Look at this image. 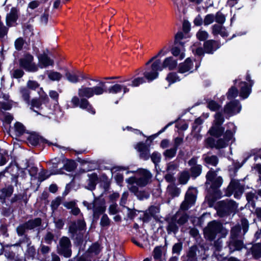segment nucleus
<instances>
[{
	"label": "nucleus",
	"mask_w": 261,
	"mask_h": 261,
	"mask_svg": "<svg viewBox=\"0 0 261 261\" xmlns=\"http://www.w3.org/2000/svg\"><path fill=\"white\" fill-rule=\"evenodd\" d=\"M177 65V61L172 57L165 58L162 64L161 63L160 60H157L151 65V71H145L144 75L149 82L152 81L158 76V71H161L165 68H168L171 70H173L176 68Z\"/></svg>",
	"instance_id": "obj_1"
},
{
	"label": "nucleus",
	"mask_w": 261,
	"mask_h": 261,
	"mask_svg": "<svg viewBox=\"0 0 261 261\" xmlns=\"http://www.w3.org/2000/svg\"><path fill=\"white\" fill-rule=\"evenodd\" d=\"M228 232L221 223L216 221L210 222L204 229L205 237L210 240H214L217 234H219L221 238H224Z\"/></svg>",
	"instance_id": "obj_2"
},
{
	"label": "nucleus",
	"mask_w": 261,
	"mask_h": 261,
	"mask_svg": "<svg viewBox=\"0 0 261 261\" xmlns=\"http://www.w3.org/2000/svg\"><path fill=\"white\" fill-rule=\"evenodd\" d=\"M151 174L147 170L141 169L136 172V175L126 179L127 184H136L139 187H144L150 181Z\"/></svg>",
	"instance_id": "obj_3"
},
{
	"label": "nucleus",
	"mask_w": 261,
	"mask_h": 261,
	"mask_svg": "<svg viewBox=\"0 0 261 261\" xmlns=\"http://www.w3.org/2000/svg\"><path fill=\"white\" fill-rule=\"evenodd\" d=\"M105 82L100 81L99 85L93 87L82 86L78 90L79 96L81 97L90 98L94 95H101L107 91Z\"/></svg>",
	"instance_id": "obj_4"
},
{
	"label": "nucleus",
	"mask_w": 261,
	"mask_h": 261,
	"mask_svg": "<svg viewBox=\"0 0 261 261\" xmlns=\"http://www.w3.org/2000/svg\"><path fill=\"white\" fill-rule=\"evenodd\" d=\"M188 34H176L175 36V46L171 49V53L173 56L176 57L179 60H182L185 57V49L184 48H180L179 46L182 45L186 42V41H182L184 39L188 40L189 36L186 35Z\"/></svg>",
	"instance_id": "obj_5"
},
{
	"label": "nucleus",
	"mask_w": 261,
	"mask_h": 261,
	"mask_svg": "<svg viewBox=\"0 0 261 261\" xmlns=\"http://www.w3.org/2000/svg\"><path fill=\"white\" fill-rule=\"evenodd\" d=\"M83 203L88 210H93V217L96 219H98L99 216L106 211L105 202L98 198L94 199L91 203L84 201Z\"/></svg>",
	"instance_id": "obj_6"
},
{
	"label": "nucleus",
	"mask_w": 261,
	"mask_h": 261,
	"mask_svg": "<svg viewBox=\"0 0 261 261\" xmlns=\"http://www.w3.org/2000/svg\"><path fill=\"white\" fill-rule=\"evenodd\" d=\"M224 121V118L222 114L220 113H217L215 115V119L212 126L208 130L210 134L216 137L221 136L224 131V128L222 126Z\"/></svg>",
	"instance_id": "obj_7"
},
{
	"label": "nucleus",
	"mask_w": 261,
	"mask_h": 261,
	"mask_svg": "<svg viewBox=\"0 0 261 261\" xmlns=\"http://www.w3.org/2000/svg\"><path fill=\"white\" fill-rule=\"evenodd\" d=\"M228 129L226 130L223 138H220L216 142V148L219 149L226 147L228 142L233 139V136L236 130V127L233 123L227 124Z\"/></svg>",
	"instance_id": "obj_8"
},
{
	"label": "nucleus",
	"mask_w": 261,
	"mask_h": 261,
	"mask_svg": "<svg viewBox=\"0 0 261 261\" xmlns=\"http://www.w3.org/2000/svg\"><path fill=\"white\" fill-rule=\"evenodd\" d=\"M206 185H211V187L214 189H217L221 187L223 182V179L221 176H217L216 172L211 170L206 175Z\"/></svg>",
	"instance_id": "obj_9"
},
{
	"label": "nucleus",
	"mask_w": 261,
	"mask_h": 261,
	"mask_svg": "<svg viewBox=\"0 0 261 261\" xmlns=\"http://www.w3.org/2000/svg\"><path fill=\"white\" fill-rule=\"evenodd\" d=\"M33 57L32 55L27 54L20 59V66L28 71H36L38 70V67L33 62Z\"/></svg>",
	"instance_id": "obj_10"
},
{
	"label": "nucleus",
	"mask_w": 261,
	"mask_h": 261,
	"mask_svg": "<svg viewBox=\"0 0 261 261\" xmlns=\"http://www.w3.org/2000/svg\"><path fill=\"white\" fill-rule=\"evenodd\" d=\"M19 9L17 7H13L11 8L9 13H7L6 17V27L9 28L15 27L17 24V21L19 18Z\"/></svg>",
	"instance_id": "obj_11"
},
{
	"label": "nucleus",
	"mask_w": 261,
	"mask_h": 261,
	"mask_svg": "<svg viewBox=\"0 0 261 261\" xmlns=\"http://www.w3.org/2000/svg\"><path fill=\"white\" fill-rule=\"evenodd\" d=\"M58 250L60 254L66 257H69L71 256V243L69 238L65 237L61 238Z\"/></svg>",
	"instance_id": "obj_12"
},
{
	"label": "nucleus",
	"mask_w": 261,
	"mask_h": 261,
	"mask_svg": "<svg viewBox=\"0 0 261 261\" xmlns=\"http://www.w3.org/2000/svg\"><path fill=\"white\" fill-rule=\"evenodd\" d=\"M244 188L240 185L238 180L233 179L231 180L229 185L228 187L227 191L228 193L227 196H230L233 194L234 196L236 198H239L243 192Z\"/></svg>",
	"instance_id": "obj_13"
},
{
	"label": "nucleus",
	"mask_w": 261,
	"mask_h": 261,
	"mask_svg": "<svg viewBox=\"0 0 261 261\" xmlns=\"http://www.w3.org/2000/svg\"><path fill=\"white\" fill-rule=\"evenodd\" d=\"M241 110V106L239 101L233 100L226 105L224 109V112L230 116L239 113Z\"/></svg>",
	"instance_id": "obj_14"
},
{
	"label": "nucleus",
	"mask_w": 261,
	"mask_h": 261,
	"mask_svg": "<svg viewBox=\"0 0 261 261\" xmlns=\"http://www.w3.org/2000/svg\"><path fill=\"white\" fill-rule=\"evenodd\" d=\"M196 196L191 190H188L185 195V200L182 202L180 208L182 210H187L192 206L195 202Z\"/></svg>",
	"instance_id": "obj_15"
},
{
	"label": "nucleus",
	"mask_w": 261,
	"mask_h": 261,
	"mask_svg": "<svg viewBox=\"0 0 261 261\" xmlns=\"http://www.w3.org/2000/svg\"><path fill=\"white\" fill-rule=\"evenodd\" d=\"M227 246L229 248L230 253L235 251H240L244 247L242 241L238 240L237 238H230L229 241L227 242Z\"/></svg>",
	"instance_id": "obj_16"
},
{
	"label": "nucleus",
	"mask_w": 261,
	"mask_h": 261,
	"mask_svg": "<svg viewBox=\"0 0 261 261\" xmlns=\"http://www.w3.org/2000/svg\"><path fill=\"white\" fill-rule=\"evenodd\" d=\"M189 165L191 167L190 171L193 177H196L201 173L202 166L197 164V158H193L188 162Z\"/></svg>",
	"instance_id": "obj_17"
},
{
	"label": "nucleus",
	"mask_w": 261,
	"mask_h": 261,
	"mask_svg": "<svg viewBox=\"0 0 261 261\" xmlns=\"http://www.w3.org/2000/svg\"><path fill=\"white\" fill-rule=\"evenodd\" d=\"M65 76L69 82L72 83H76L86 78L82 72L79 71L76 72H67Z\"/></svg>",
	"instance_id": "obj_18"
},
{
	"label": "nucleus",
	"mask_w": 261,
	"mask_h": 261,
	"mask_svg": "<svg viewBox=\"0 0 261 261\" xmlns=\"http://www.w3.org/2000/svg\"><path fill=\"white\" fill-rule=\"evenodd\" d=\"M39 66L41 68L53 66L54 64L53 60L51 59L47 55L43 53L38 56Z\"/></svg>",
	"instance_id": "obj_19"
},
{
	"label": "nucleus",
	"mask_w": 261,
	"mask_h": 261,
	"mask_svg": "<svg viewBox=\"0 0 261 261\" xmlns=\"http://www.w3.org/2000/svg\"><path fill=\"white\" fill-rule=\"evenodd\" d=\"M177 218L178 215H175L167 220L168 225L166 229L169 234L171 233H174L175 234L178 231V227L177 225L176 222Z\"/></svg>",
	"instance_id": "obj_20"
},
{
	"label": "nucleus",
	"mask_w": 261,
	"mask_h": 261,
	"mask_svg": "<svg viewBox=\"0 0 261 261\" xmlns=\"http://www.w3.org/2000/svg\"><path fill=\"white\" fill-rule=\"evenodd\" d=\"M193 67V63L190 58H187L183 63L178 65V72L181 73H184L187 72H192V69Z\"/></svg>",
	"instance_id": "obj_21"
},
{
	"label": "nucleus",
	"mask_w": 261,
	"mask_h": 261,
	"mask_svg": "<svg viewBox=\"0 0 261 261\" xmlns=\"http://www.w3.org/2000/svg\"><path fill=\"white\" fill-rule=\"evenodd\" d=\"M86 226V223L83 220H79L76 223H73L69 228V232L73 235L80 233V231L84 230Z\"/></svg>",
	"instance_id": "obj_22"
},
{
	"label": "nucleus",
	"mask_w": 261,
	"mask_h": 261,
	"mask_svg": "<svg viewBox=\"0 0 261 261\" xmlns=\"http://www.w3.org/2000/svg\"><path fill=\"white\" fill-rule=\"evenodd\" d=\"M246 198L249 203H250L252 206H255V201L257 200H261V190L257 191H251L246 194Z\"/></svg>",
	"instance_id": "obj_23"
},
{
	"label": "nucleus",
	"mask_w": 261,
	"mask_h": 261,
	"mask_svg": "<svg viewBox=\"0 0 261 261\" xmlns=\"http://www.w3.org/2000/svg\"><path fill=\"white\" fill-rule=\"evenodd\" d=\"M220 47L218 42L213 40H208L204 43V50L207 53H213Z\"/></svg>",
	"instance_id": "obj_24"
},
{
	"label": "nucleus",
	"mask_w": 261,
	"mask_h": 261,
	"mask_svg": "<svg viewBox=\"0 0 261 261\" xmlns=\"http://www.w3.org/2000/svg\"><path fill=\"white\" fill-rule=\"evenodd\" d=\"M203 159L207 166H216L218 163L217 156L214 155L204 154L203 155Z\"/></svg>",
	"instance_id": "obj_25"
},
{
	"label": "nucleus",
	"mask_w": 261,
	"mask_h": 261,
	"mask_svg": "<svg viewBox=\"0 0 261 261\" xmlns=\"http://www.w3.org/2000/svg\"><path fill=\"white\" fill-rule=\"evenodd\" d=\"M122 90H123L124 93H125L129 91V89L126 86L115 84L109 88L108 92L110 93L116 94L120 92Z\"/></svg>",
	"instance_id": "obj_26"
},
{
	"label": "nucleus",
	"mask_w": 261,
	"mask_h": 261,
	"mask_svg": "<svg viewBox=\"0 0 261 261\" xmlns=\"http://www.w3.org/2000/svg\"><path fill=\"white\" fill-rule=\"evenodd\" d=\"M251 92V88L248 86L246 82H242L241 83V90L240 96L243 99L248 97Z\"/></svg>",
	"instance_id": "obj_27"
},
{
	"label": "nucleus",
	"mask_w": 261,
	"mask_h": 261,
	"mask_svg": "<svg viewBox=\"0 0 261 261\" xmlns=\"http://www.w3.org/2000/svg\"><path fill=\"white\" fill-rule=\"evenodd\" d=\"M41 138L36 134H32L29 135L27 138V143L29 145L35 146H36L41 141Z\"/></svg>",
	"instance_id": "obj_28"
},
{
	"label": "nucleus",
	"mask_w": 261,
	"mask_h": 261,
	"mask_svg": "<svg viewBox=\"0 0 261 261\" xmlns=\"http://www.w3.org/2000/svg\"><path fill=\"white\" fill-rule=\"evenodd\" d=\"M41 223V220L40 218H36L27 222L25 224V226L27 229H33L37 226H39Z\"/></svg>",
	"instance_id": "obj_29"
},
{
	"label": "nucleus",
	"mask_w": 261,
	"mask_h": 261,
	"mask_svg": "<svg viewBox=\"0 0 261 261\" xmlns=\"http://www.w3.org/2000/svg\"><path fill=\"white\" fill-rule=\"evenodd\" d=\"M47 75L49 80L52 81H58L62 77V75L53 70L47 71Z\"/></svg>",
	"instance_id": "obj_30"
},
{
	"label": "nucleus",
	"mask_w": 261,
	"mask_h": 261,
	"mask_svg": "<svg viewBox=\"0 0 261 261\" xmlns=\"http://www.w3.org/2000/svg\"><path fill=\"white\" fill-rule=\"evenodd\" d=\"M79 106L82 109H85L92 114H95V111L93 109L91 106L89 104L88 101L85 99H82Z\"/></svg>",
	"instance_id": "obj_31"
},
{
	"label": "nucleus",
	"mask_w": 261,
	"mask_h": 261,
	"mask_svg": "<svg viewBox=\"0 0 261 261\" xmlns=\"http://www.w3.org/2000/svg\"><path fill=\"white\" fill-rule=\"evenodd\" d=\"M252 254L255 258L261 257V246L259 244H256L251 248Z\"/></svg>",
	"instance_id": "obj_32"
},
{
	"label": "nucleus",
	"mask_w": 261,
	"mask_h": 261,
	"mask_svg": "<svg viewBox=\"0 0 261 261\" xmlns=\"http://www.w3.org/2000/svg\"><path fill=\"white\" fill-rule=\"evenodd\" d=\"M20 93L23 100L28 104H30V92L25 88H21L19 90Z\"/></svg>",
	"instance_id": "obj_33"
},
{
	"label": "nucleus",
	"mask_w": 261,
	"mask_h": 261,
	"mask_svg": "<svg viewBox=\"0 0 261 261\" xmlns=\"http://www.w3.org/2000/svg\"><path fill=\"white\" fill-rule=\"evenodd\" d=\"M260 150L261 149L257 148L251 150L250 151L246 153V157L245 158L244 162L245 163L246 162V161L252 155H254V160H256L257 159V156L260 155Z\"/></svg>",
	"instance_id": "obj_34"
},
{
	"label": "nucleus",
	"mask_w": 261,
	"mask_h": 261,
	"mask_svg": "<svg viewBox=\"0 0 261 261\" xmlns=\"http://www.w3.org/2000/svg\"><path fill=\"white\" fill-rule=\"evenodd\" d=\"M214 17L216 22L221 25H222L225 21V16L220 11L216 13Z\"/></svg>",
	"instance_id": "obj_35"
},
{
	"label": "nucleus",
	"mask_w": 261,
	"mask_h": 261,
	"mask_svg": "<svg viewBox=\"0 0 261 261\" xmlns=\"http://www.w3.org/2000/svg\"><path fill=\"white\" fill-rule=\"evenodd\" d=\"M177 151V149L176 148L173 147L172 148L166 150L163 154L166 158L171 159L173 158Z\"/></svg>",
	"instance_id": "obj_36"
},
{
	"label": "nucleus",
	"mask_w": 261,
	"mask_h": 261,
	"mask_svg": "<svg viewBox=\"0 0 261 261\" xmlns=\"http://www.w3.org/2000/svg\"><path fill=\"white\" fill-rule=\"evenodd\" d=\"M166 80L170 84L179 81L180 80L179 77L177 76L176 73H170L167 77Z\"/></svg>",
	"instance_id": "obj_37"
},
{
	"label": "nucleus",
	"mask_w": 261,
	"mask_h": 261,
	"mask_svg": "<svg viewBox=\"0 0 261 261\" xmlns=\"http://www.w3.org/2000/svg\"><path fill=\"white\" fill-rule=\"evenodd\" d=\"M190 178L189 173L188 171H184L181 173L179 177V181L180 184H186L189 180Z\"/></svg>",
	"instance_id": "obj_38"
},
{
	"label": "nucleus",
	"mask_w": 261,
	"mask_h": 261,
	"mask_svg": "<svg viewBox=\"0 0 261 261\" xmlns=\"http://www.w3.org/2000/svg\"><path fill=\"white\" fill-rule=\"evenodd\" d=\"M14 129L18 135H22L25 131L24 126L19 122H16L15 124Z\"/></svg>",
	"instance_id": "obj_39"
},
{
	"label": "nucleus",
	"mask_w": 261,
	"mask_h": 261,
	"mask_svg": "<svg viewBox=\"0 0 261 261\" xmlns=\"http://www.w3.org/2000/svg\"><path fill=\"white\" fill-rule=\"evenodd\" d=\"M191 30V24L188 20H185L182 23V32L178 31L177 33H189Z\"/></svg>",
	"instance_id": "obj_40"
},
{
	"label": "nucleus",
	"mask_w": 261,
	"mask_h": 261,
	"mask_svg": "<svg viewBox=\"0 0 261 261\" xmlns=\"http://www.w3.org/2000/svg\"><path fill=\"white\" fill-rule=\"evenodd\" d=\"M42 102L41 101L40 99L37 98H33L31 101L30 104L31 106V109H33L35 108L37 109H40Z\"/></svg>",
	"instance_id": "obj_41"
},
{
	"label": "nucleus",
	"mask_w": 261,
	"mask_h": 261,
	"mask_svg": "<svg viewBox=\"0 0 261 261\" xmlns=\"http://www.w3.org/2000/svg\"><path fill=\"white\" fill-rule=\"evenodd\" d=\"M214 18V15L213 14H207L204 18V25H207L212 23L215 20Z\"/></svg>",
	"instance_id": "obj_42"
},
{
	"label": "nucleus",
	"mask_w": 261,
	"mask_h": 261,
	"mask_svg": "<svg viewBox=\"0 0 261 261\" xmlns=\"http://www.w3.org/2000/svg\"><path fill=\"white\" fill-rule=\"evenodd\" d=\"M151 159L153 163L156 165L160 162L161 159V155L158 152H154L151 155Z\"/></svg>",
	"instance_id": "obj_43"
},
{
	"label": "nucleus",
	"mask_w": 261,
	"mask_h": 261,
	"mask_svg": "<svg viewBox=\"0 0 261 261\" xmlns=\"http://www.w3.org/2000/svg\"><path fill=\"white\" fill-rule=\"evenodd\" d=\"M238 93V92L237 89L236 88L232 87L229 90L227 93V97L229 99L233 98L237 96Z\"/></svg>",
	"instance_id": "obj_44"
},
{
	"label": "nucleus",
	"mask_w": 261,
	"mask_h": 261,
	"mask_svg": "<svg viewBox=\"0 0 261 261\" xmlns=\"http://www.w3.org/2000/svg\"><path fill=\"white\" fill-rule=\"evenodd\" d=\"M176 215H178V218L177 219L176 222L179 225H182L187 221L188 216L187 215L182 214L180 216L178 214H176Z\"/></svg>",
	"instance_id": "obj_45"
},
{
	"label": "nucleus",
	"mask_w": 261,
	"mask_h": 261,
	"mask_svg": "<svg viewBox=\"0 0 261 261\" xmlns=\"http://www.w3.org/2000/svg\"><path fill=\"white\" fill-rule=\"evenodd\" d=\"M90 253L97 254L100 251V246L98 244H93L89 249Z\"/></svg>",
	"instance_id": "obj_46"
},
{
	"label": "nucleus",
	"mask_w": 261,
	"mask_h": 261,
	"mask_svg": "<svg viewBox=\"0 0 261 261\" xmlns=\"http://www.w3.org/2000/svg\"><path fill=\"white\" fill-rule=\"evenodd\" d=\"M160 212V208L157 206H151L148 210V213L152 217L155 216L156 214Z\"/></svg>",
	"instance_id": "obj_47"
},
{
	"label": "nucleus",
	"mask_w": 261,
	"mask_h": 261,
	"mask_svg": "<svg viewBox=\"0 0 261 261\" xmlns=\"http://www.w3.org/2000/svg\"><path fill=\"white\" fill-rule=\"evenodd\" d=\"M207 107L211 110L214 111L217 110L219 108L220 106L215 101L210 100L208 102Z\"/></svg>",
	"instance_id": "obj_48"
},
{
	"label": "nucleus",
	"mask_w": 261,
	"mask_h": 261,
	"mask_svg": "<svg viewBox=\"0 0 261 261\" xmlns=\"http://www.w3.org/2000/svg\"><path fill=\"white\" fill-rule=\"evenodd\" d=\"M110 224V220L107 215H103L101 218L100 225L102 227L108 226Z\"/></svg>",
	"instance_id": "obj_49"
},
{
	"label": "nucleus",
	"mask_w": 261,
	"mask_h": 261,
	"mask_svg": "<svg viewBox=\"0 0 261 261\" xmlns=\"http://www.w3.org/2000/svg\"><path fill=\"white\" fill-rule=\"evenodd\" d=\"M145 81L143 77H137L132 82V86L133 87H137L139 86L140 84H142L145 83Z\"/></svg>",
	"instance_id": "obj_50"
},
{
	"label": "nucleus",
	"mask_w": 261,
	"mask_h": 261,
	"mask_svg": "<svg viewBox=\"0 0 261 261\" xmlns=\"http://www.w3.org/2000/svg\"><path fill=\"white\" fill-rule=\"evenodd\" d=\"M162 249L161 247H156L153 250V257L155 259H159L162 256Z\"/></svg>",
	"instance_id": "obj_51"
},
{
	"label": "nucleus",
	"mask_w": 261,
	"mask_h": 261,
	"mask_svg": "<svg viewBox=\"0 0 261 261\" xmlns=\"http://www.w3.org/2000/svg\"><path fill=\"white\" fill-rule=\"evenodd\" d=\"M240 231V228L239 226H234L231 229L230 238H237V237Z\"/></svg>",
	"instance_id": "obj_52"
},
{
	"label": "nucleus",
	"mask_w": 261,
	"mask_h": 261,
	"mask_svg": "<svg viewBox=\"0 0 261 261\" xmlns=\"http://www.w3.org/2000/svg\"><path fill=\"white\" fill-rule=\"evenodd\" d=\"M27 86L30 89L35 90L39 86V85L36 81L30 80L28 82Z\"/></svg>",
	"instance_id": "obj_53"
},
{
	"label": "nucleus",
	"mask_w": 261,
	"mask_h": 261,
	"mask_svg": "<svg viewBox=\"0 0 261 261\" xmlns=\"http://www.w3.org/2000/svg\"><path fill=\"white\" fill-rule=\"evenodd\" d=\"M97 177L94 176L93 178L90 179L88 185V189L90 190H92L95 188L96 184V181Z\"/></svg>",
	"instance_id": "obj_54"
},
{
	"label": "nucleus",
	"mask_w": 261,
	"mask_h": 261,
	"mask_svg": "<svg viewBox=\"0 0 261 261\" xmlns=\"http://www.w3.org/2000/svg\"><path fill=\"white\" fill-rule=\"evenodd\" d=\"M213 33H224L222 31V25L220 24H215L212 27Z\"/></svg>",
	"instance_id": "obj_55"
},
{
	"label": "nucleus",
	"mask_w": 261,
	"mask_h": 261,
	"mask_svg": "<svg viewBox=\"0 0 261 261\" xmlns=\"http://www.w3.org/2000/svg\"><path fill=\"white\" fill-rule=\"evenodd\" d=\"M0 106L3 109L5 110H9L11 109L12 107V103L9 101L0 102Z\"/></svg>",
	"instance_id": "obj_56"
},
{
	"label": "nucleus",
	"mask_w": 261,
	"mask_h": 261,
	"mask_svg": "<svg viewBox=\"0 0 261 261\" xmlns=\"http://www.w3.org/2000/svg\"><path fill=\"white\" fill-rule=\"evenodd\" d=\"M206 145L210 147H215L216 148V142L214 139L212 138H208L206 141Z\"/></svg>",
	"instance_id": "obj_57"
},
{
	"label": "nucleus",
	"mask_w": 261,
	"mask_h": 261,
	"mask_svg": "<svg viewBox=\"0 0 261 261\" xmlns=\"http://www.w3.org/2000/svg\"><path fill=\"white\" fill-rule=\"evenodd\" d=\"M61 203V199L59 198H56L51 202V206L53 210H56Z\"/></svg>",
	"instance_id": "obj_58"
},
{
	"label": "nucleus",
	"mask_w": 261,
	"mask_h": 261,
	"mask_svg": "<svg viewBox=\"0 0 261 261\" xmlns=\"http://www.w3.org/2000/svg\"><path fill=\"white\" fill-rule=\"evenodd\" d=\"M115 180H116L117 184L121 186L123 181V176L122 174L120 173H117L115 176H114Z\"/></svg>",
	"instance_id": "obj_59"
},
{
	"label": "nucleus",
	"mask_w": 261,
	"mask_h": 261,
	"mask_svg": "<svg viewBox=\"0 0 261 261\" xmlns=\"http://www.w3.org/2000/svg\"><path fill=\"white\" fill-rule=\"evenodd\" d=\"M109 213L111 215H115L118 212L117 209V205L116 204H111L109 208Z\"/></svg>",
	"instance_id": "obj_60"
},
{
	"label": "nucleus",
	"mask_w": 261,
	"mask_h": 261,
	"mask_svg": "<svg viewBox=\"0 0 261 261\" xmlns=\"http://www.w3.org/2000/svg\"><path fill=\"white\" fill-rule=\"evenodd\" d=\"M182 248V245L180 243H176L174 244L172 248L173 253L179 254Z\"/></svg>",
	"instance_id": "obj_61"
},
{
	"label": "nucleus",
	"mask_w": 261,
	"mask_h": 261,
	"mask_svg": "<svg viewBox=\"0 0 261 261\" xmlns=\"http://www.w3.org/2000/svg\"><path fill=\"white\" fill-rule=\"evenodd\" d=\"M136 149L139 152H143L147 149V148L145 143L140 142L137 144Z\"/></svg>",
	"instance_id": "obj_62"
},
{
	"label": "nucleus",
	"mask_w": 261,
	"mask_h": 261,
	"mask_svg": "<svg viewBox=\"0 0 261 261\" xmlns=\"http://www.w3.org/2000/svg\"><path fill=\"white\" fill-rule=\"evenodd\" d=\"M23 45V40L21 38L17 39L15 42V48L17 50H20Z\"/></svg>",
	"instance_id": "obj_63"
},
{
	"label": "nucleus",
	"mask_w": 261,
	"mask_h": 261,
	"mask_svg": "<svg viewBox=\"0 0 261 261\" xmlns=\"http://www.w3.org/2000/svg\"><path fill=\"white\" fill-rule=\"evenodd\" d=\"M63 205L67 209L71 210V211L76 206V203L74 201L65 202Z\"/></svg>",
	"instance_id": "obj_64"
}]
</instances>
